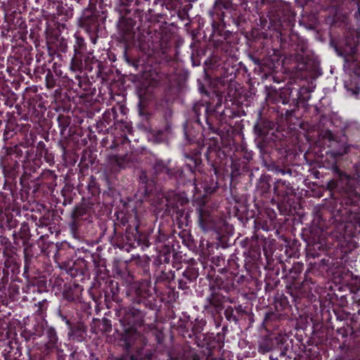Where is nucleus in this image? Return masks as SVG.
<instances>
[{
	"label": "nucleus",
	"instance_id": "f257e3e1",
	"mask_svg": "<svg viewBox=\"0 0 360 360\" xmlns=\"http://www.w3.org/2000/svg\"><path fill=\"white\" fill-rule=\"evenodd\" d=\"M333 179L327 183L332 200L323 207L313 219V225L302 229L301 236L307 248L320 249L323 232L340 236H349L347 229L359 213L360 205V161L355 162L350 173L338 166L333 167Z\"/></svg>",
	"mask_w": 360,
	"mask_h": 360
},
{
	"label": "nucleus",
	"instance_id": "f03ea898",
	"mask_svg": "<svg viewBox=\"0 0 360 360\" xmlns=\"http://www.w3.org/2000/svg\"><path fill=\"white\" fill-rule=\"evenodd\" d=\"M127 295L134 304H138L139 308L134 306L120 307L116 310L119 318L120 327L116 331L120 336L127 354H123L120 360H152L153 354L148 350L139 349L134 354H130L133 350L134 342L141 339V332L139 329L143 325V318L146 312L144 309L155 310L156 300L151 292L150 286L147 281L132 283L128 289Z\"/></svg>",
	"mask_w": 360,
	"mask_h": 360
},
{
	"label": "nucleus",
	"instance_id": "7ed1b4c3",
	"mask_svg": "<svg viewBox=\"0 0 360 360\" xmlns=\"http://www.w3.org/2000/svg\"><path fill=\"white\" fill-rule=\"evenodd\" d=\"M193 122H187L184 127V135L189 147L185 149L184 156L185 167L191 174L195 170L200 171L202 164V152L211 143V138L221 140L222 131L219 128V122L215 119L216 109H211L203 102L193 105Z\"/></svg>",
	"mask_w": 360,
	"mask_h": 360
},
{
	"label": "nucleus",
	"instance_id": "20e7f679",
	"mask_svg": "<svg viewBox=\"0 0 360 360\" xmlns=\"http://www.w3.org/2000/svg\"><path fill=\"white\" fill-rule=\"evenodd\" d=\"M269 18L271 25L279 32L280 47L285 58L306 65L308 63L307 42L292 32L295 15L290 4L281 0L276 1L271 7Z\"/></svg>",
	"mask_w": 360,
	"mask_h": 360
},
{
	"label": "nucleus",
	"instance_id": "39448f33",
	"mask_svg": "<svg viewBox=\"0 0 360 360\" xmlns=\"http://www.w3.org/2000/svg\"><path fill=\"white\" fill-rule=\"evenodd\" d=\"M41 159L39 156H35L33 148H29L23 143L7 148L6 154L2 162L3 172L5 177L4 188L9 190L13 198H14L15 188L17 184V177L20 173L22 167L25 172L19 180L22 186L21 200L25 201L23 192L27 195L28 191L30 189L29 182L31 177L30 173H34L37 169H39Z\"/></svg>",
	"mask_w": 360,
	"mask_h": 360
},
{
	"label": "nucleus",
	"instance_id": "423d86ee",
	"mask_svg": "<svg viewBox=\"0 0 360 360\" xmlns=\"http://www.w3.org/2000/svg\"><path fill=\"white\" fill-rule=\"evenodd\" d=\"M210 139L211 143L205 156L215 175L228 172L229 168L233 176H239L250 171V162L253 158L252 151L243 146H238L233 142L220 146L217 137Z\"/></svg>",
	"mask_w": 360,
	"mask_h": 360
},
{
	"label": "nucleus",
	"instance_id": "0eeeda50",
	"mask_svg": "<svg viewBox=\"0 0 360 360\" xmlns=\"http://www.w3.org/2000/svg\"><path fill=\"white\" fill-rule=\"evenodd\" d=\"M266 238H259L255 234L251 238H245L240 241L241 246L245 248L243 255H231L226 266L222 268L223 271H227L233 276L238 285L244 284L250 278L257 276L261 259L262 247L266 255Z\"/></svg>",
	"mask_w": 360,
	"mask_h": 360
},
{
	"label": "nucleus",
	"instance_id": "6e6552de",
	"mask_svg": "<svg viewBox=\"0 0 360 360\" xmlns=\"http://www.w3.org/2000/svg\"><path fill=\"white\" fill-rule=\"evenodd\" d=\"M245 1L233 4L231 0H215L214 10L210 12L213 38L217 37L226 39L224 28L234 25L239 28L245 22V10L243 5Z\"/></svg>",
	"mask_w": 360,
	"mask_h": 360
},
{
	"label": "nucleus",
	"instance_id": "1a4fd4ad",
	"mask_svg": "<svg viewBox=\"0 0 360 360\" xmlns=\"http://www.w3.org/2000/svg\"><path fill=\"white\" fill-rule=\"evenodd\" d=\"M150 0H117L115 10L120 15L119 29L125 40L134 38L142 13Z\"/></svg>",
	"mask_w": 360,
	"mask_h": 360
},
{
	"label": "nucleus",
	"instance_id": "9d476101",
	"mask_svg": "<svg viewBox=\"0 0 360 360\" xmlns=\"http://www.w3.org/2000/svg\"><path fill=\"white\" fill-rule=\"evenodd\" d=\"M155 177L149 179L144 172L139 176V185L136 193L140 200H146L155 190V180H174L177 184H184V170L181 169H171L162 160H157L153 167Z\"/></svg>",
	"mask_w": 360,
	"mask_h": 360
},
{
	"label": "nucleus",
	"instance_id": "9b49d317",
	"mask_svg": "<svg viewBox=\"0 0 360 360\" xmlns=\"http://www.w3.org/2000/svg\"><path fill=\"white\" fill-rule=\"evenodd\" d=\"M73 56L71 58L70 68L73 72H82L83 70L88 72H93L97 77H103V64L94 56L93 51H89L84 38L79 32L74 34Z\"/></svg>",
	"mask_w": 360,
	"mask_h": 360
},
{
	"label": "nucleus",
	"instance_id": "f8f14e48",
	"mask_svg": "<svg viewBox=\"0 0 360 360\" xmlns=\"http://www.w3.org/2000/svg\"><path fill=\"white\" fill-rule=\"evenodd\" d=\"M316 266L315 263L311 269H307L303 279L301 275L290 269L288 275L289 285H287L286 293L290 295L292 302L295 304L297 309L306 307L311 303L314 295L309 290V285L314 284V281L309 276V274L313 272Z\"/></svg>",
	"mask_w": 360,
	"mask_h": 360
},
{
	"label": "nucleus",
	"instance_id": "ddd939ff",
	"mask_svg": "<svg viewBox=\"0 0 360 360\" xmlns=\"http://www.w3.org/2000/svg\"><path fill=\"white\" fill-rule=\"evenodd\" d=\"M231 46L227 41H222L220 48H217L212 59L207 58L204 64L209 68H217L222 83L231 82L236 77L238 68L235 63Z\"/></svg>",
	"mask_w": 360,
	"mask_h": 360
},
{
	"label": "nucleus",
	"instance_id": "4468645a",
	"mask_svg": "<svg viewBox=\"0 0 360 360\" xmlns=\"http://www.w3.org/2000/svg\"><path fill=\"white\" fill-rule=\"evenodd\" d=\"M89 1V6L83 11L82 15L78 19V25L89 34L91 43L95 44L99 32L104 27L107 11L103 9L101 2L97 7L94 4L96 0Z\"/></svg>",
	"mask_w": 360,
	"mask_h": 360
},
{
	"label": "nucleus",
	"instance_id": "2eb2a0df",
	"mask_svg": "<svg viewBox=\"0 0 360 360\" xmlns=\"http://www.w3.org/2000/svg\"><path fill=\"white\" fill-rule=\"evenodd\" d=\"M132 224H129L125 228L124 233L121 231L115 235V240L117 246L122 250L129 252L131 249L136 248L141 245L142 248H148L150 245L148 240L145 237L139 234L138 222L132 220Z\"/></svg>",
	"mask_w": 360,
	"mask_h": 360
},
{
	"label": "nucleus",
	"instance_id": "dca6fc26",
	"mask_svg": "<svg viewBox=\"0 0 360 360\" xmlns=\"http://www.w3.org/2000/svg\"><path fill=\"white\" fill-rule=\"evenodd\" d=\"M4 266H0V286L5 287L10 281L22 282L18 277L20 271V259L13 250L4 251Z\"/></svg>",
	"mask_w": 360,
	"mask_h": 360
},
{
	"label": "nucleus",
	"instance_id": "f3484780",
	"mask_svg": "<svg viewBox=\"0 0 360 360\" xmlns=\"http://www.w3.org/2000/svg\"><path fill=\"white\" fill-rule=\"evenodd\" d=\"M215 269L213 266H210L209 269L204 266V273L206 274L207 278L210 281L209 289L214 290H219L229 294L230 292L234 290L237 287L236 280L233 276L226 271H223L222 268L218 269L217 276L215 275Z\"/></svg>",
	"mask_w": 360,
	"mask_h": 360
},
{
	"label": "nucleus",
	"instance_id": "a211bd4d",
	"mask_svg": "<svg viewBox=\"0 0 360 360\" xmlns=\"http://www.w3.org/2000/svg\"><path fill=\"white\" fill-rule=\"evenodd\" d=\"M168 360H224L222 358L209 357L203 351L191 347L188 343L175 346L167 352Z\"/></svg>",
	"mask_w": 360,
	"mask_h": 360
},
{
	"label": "nucleus",
	"instance_id": "6ab92c4d",
	"mask_svg": "<svg viewBox=\"0 0 360 360\" xmlns=\"http://www.w3.org/2000/svg\"><path fill=\"white\" fill-rule=\"evenodd\" d=\"M207 323L205 319L196 318L194 321H181L179 325V331L185 339H190L194 344L201 342V339L207 333H203L204 328Z\"/></svg>",
	"mask_w": 360,
	"mask_h": 360
},
{
	"label": "nucleus",
	"instance_id": "aec40b11",
	"mask_svg": "<svg viewBox=\"0 0 360 360\" xmlns=\"http://www.w3.org/2000/svg\"><path fill=\"white\" fill-rule=\"evenodd\" d=\"M274 124L272 122L260 119L254 126V131L257 136V146L259 148L260 153H267V148L272 147L274 140L272 136L274 133L269 135V132L273 129Z\"/></svg>",
	"mask_w": 360,
	"mask_h": 360
},
{
	"label": "nucleus",
	"instance_id": "412c9836",
	"mask_svg": "<svg viewBox=\"0 0 360 360\" xmlns=\"http://www.w3.org/2000/svg\"><path fill=\"white\" fill-rule=\"evenodd\" d=\"M324 137L329 141L334 142V145L332 146L328 153L330 157L335 160L342 158L346 154L352 153L353 150L360 151L359 146L349 143L345 135H343L338 140L335 135L330 130H327L325 132Z\"/></svg>",
	"mask_w": 360,
	"mask_h": 360
},
{
	"label": "nucleus",
	"instance_id": "4be33fe9",
	"mask_svg": "<svg viewBox=\"0 0 360 360\" xmlns=\"http://www.w3.org/2000/svg\"><path fill=\"white\" fill-rule=\"evenodd\" d=\"M288 315L284 313L268 311L264 316L262 325L264 329L270 334L284 335L285 337V323Z\"/></svg>",
	"mask_w": 360,
	"mask_h": 360
},
{
	"label": "nucleus",
	"instance_id": "5701e85b",
	"mask_svg": "<svg viewBox=\"0 0 360 360\" xmlns=\"http://www.w3.org/2000/svg\"><path fill=\"white\" fill-rule=\"evenodd\" d=\"M120 290L117 281L108 279L105 282L103 287L99 290L98 295H96L95 292L93 293V299L96 302L101 303L103 298L106 307L110 308V304L112 301L116 303L122 301Z\"/></svg>",
	"mask_w": 360,
	"mask_h": 360
},
{
	"label": "nucleus",
	"instance_id": "b1692460",
	"mask_svg": "<svg viewBox=\"0 0 360 360\" xmlns=\"http://www.w3.org/2000/svg\"><path fill=\"white\" fill-rule=\"evenodd\" d=\"M75 80L69 82V86L84 101L91 102L96 93V89L88 77L75 75Z\"/></svg>",
	"mask_w": 360,
	"mask_h": 360
},
{
	"label": "nucleus",
	"instance_id": "393cba45",
	"mask_svg": "<svg viewBox=\"0 0 360 360\" xmlns=\"http://www.w3.org/2000/svg\"><path fill=\"white\" fill-rule=\"evenodd\" d=\"M222 100V96L217 94L215 98H212V101L204 103L210 108L217 110V112H215V119L219 122V129L221 123L224 122L231 126V124L229 122L231 120L240 117V112L237 108H225L222 111H220L219 108L221 107Z\"/></svg>",
	"mask_w": 360,
	"mask_h": 360
},
{
	"label": "nucleus",
	"instance_id": "a878e982",
	"mask_svg": "<svg viewBox=\"0 0 360 360\" xmlns=\"http://www.w3.org/2000/svg\"><path fill=\"white\" fill-rule=\"evenodd\" d=\"M94 205L89 204L86 200V202H83L75 207L71 214L70 227L72 231H77L82 221L91 222L92 221Z\"/></svg>",
	"mask_w": 360,
	"mask_h": 360
},
{
	"label": "nucleus",
	"instance_id": "bb28decb",
	"mask_svg": "<svg viewBox=\"0 0 360 360\" xmlns=\"http://www.w3.org/2000/svg\"><path fill=\"white\" fill-rule=\"evenodd\" d=\"M210 294L205 300L204 309L207 312L220 313L227 302H233L231 298L219 290L210 289Z\"/></svg>",
	"mask_w": 360,
	"mask_h": 360
},
{
	"label": "nucleus",
	"instance_id": "cd10ccee",
	"mask_svg": "<svg viewBox=\"0 0 360 360\" xmlns=\"http://www.w3.org/2000/svg\"><path fill=\"white\" fill-rule=\"evenodd\" d=\"M225 334L217 333L206 334L196 345L199 347H205L207 349V356L213 357L215 351H220L224 346Z\"/></svg>",
	"mask_w": 360,
	"mask_h": 360
},
{
	"label": "nucleus",
	"instance_id": "c85d7f7f",
	"mask_svg": "<svg viewBox=\"0 0 360 360\" xmlns=\"http://www.w3.org/2000/svg\"><path fill=\"white\" fill-rule=\"evenodd\" d=\"M285 342V337L284 335L269 333L262 338L258 342V352L260 354H264L277 349L281 351L285 347L284 343Z\"/></svg>",
	"mask_w": 360,
	"mask_h": 360
},
{
	"label": "nucleus",
	"instance_id": "c756f323",
	"mask_svg": "<svg viewBox=\"0 0 360 360\" xmlns=\"http://www.w3.org/2000/svg\"><path fill=\"white\" fill-rule=\"evenodd\" d=\"M26 284L22 288V291L25 294L31 292H44L49 291V285L46 278L44 276L37 277L31 275L25 278Z\"/></svg>",
	"mask_w": 360,
	"mask_h": 360
},
{
	"label": "nucleus",
	"instance_id": "7c9ffc66",
	"mask_svg": "<svg viewBox=\"0 0 360 360\" xmlns=\"http://www.w3.org/2000/svg\"><path fill=\"white\" fill-rule=\"evenodd\" d=\"M83 290V287L78 283H66L64 284L62 291L63 298L70 304L81 303Z\"/></svg>",
	"mask_w": 360,
	"mask_h": 360
},
{
	"label": "nucleus",
	"instance_id": "2f4dec72",
	"mask_svg": "<svg viewBox=\"0 0 360 360\" xmlns=\"http://www.w3.org/2000/svg\"><path fill=\"white\" fill-rule=\"evenodd\" d=\"M68 338L74 342H82L87 336V326L82 322L77 321L68 326Z\"/></svg>",
	"mask_w": 360,
	"mask_h": 360
},
{
	"label": "nucleus",
	"instance_id": "473e14b6",
	"mask_svg": "<svg viewBox=\"0 0 360 360\" xmlns=\"http://www.w3.org/2000/svg\"><path fill=\"white\" fill-rule=\"evenodd\" d=\"M224 314L227 321L237 325L239 321L248 314V310L247 307L242 304L229 305L225 308Z\"/></svg>",
	"mask_w": 360,
	"mask_h": 360
},
{
	"label": "nucleus",
	"instance_id": "72a5a7b5",
	"mask_svg": "<svg viewBox=\"0 0 360 360\" xmlns=\"http://www.w3.org/2000/svg\"><path fill=\"white\" fill-rule=\"evenodd\" d=\"M199 276L198 267H186L181 273V277L178 279L179 288L186 290L189 284L195 282Z\"/></svg>",
	"mask_w": 360,
	"mask_h": 360
},
{
	"label": "nucleus",
	"instance_id": "f704fd0d",
	"mask_svg": "<svg viewBox=\"0 0 360 360\" xmlns=\"http://www.w3.org/2000/svg\"><path fill=\"white\" fill-rule=\"evenodd\" d=\"M48 49L50 55H55L58 53L60 55V53H66L68 51V40L60 36L56 35L53 38L50 39L48 41Z\"/></svg>",
	"mask_w": 360,
	"mask_h": 360
},
{
	"label": "nucleus",
	"instance_id": "c9c22d12",
	"mask_svg": "<svg viewBox=\"0 0 360 360\" xmlns=\"http://www.w3.org/2000/svg\"><path fill=\"white\" fill-rule=\"evenodd\" d=\"M44 335L47 341L44 345L43 352L46 355H49L53 353L55 349H57L58 338L56 330L53 327L47 326L45 329Z\"/></svg>",
	"mask_w": 360,
	"mask_h": 360
},
{
	"label": "nucleus",
	"instance_id": "e433bc0d",
	"mask_svg": "<svg viewBox=\"0 0 360 360\" xmlns=\"http://www.w3.org/2000/svg\"><path fill=\"white\" fill-rule=\"evenodd\" d=\"M198 225L204 231L214 229V222L210 212L204 208L199 207L197 210Z\"/></svg>",
	"mask_w": 360,
	"mask_h": 360
},
{
	"label": "nucleus",
	"instance_id": "4c0bfd02",
	"mask_svg": "<svg viewBox=\"0 0 360 360\" xmlns=\"http://www.w3.org/2000/svg\"><path fill=\"white\" fill-rule=\"evenodd\" d=\"M33 245H26L24 248V268L22 276L27 278L30 276V271L34 269V262L37 257L33 254Z\"/></svg>",
	"mask_w": 360,
	"mask_h": 360
},
{
	"label": "nucleus",
	"instance_id": "58836bf2",
	"mask_svg": "<svg viewBox=\"0 0 360 360\" xmlns=\"http://www.w3.org/2000/svg\"><path fill=\"white\" fill-rule=\"evenodd\" d=\"M170 129L171 127L169 123L167 120H165L162 127L155 128L150 127L149 133L155 142L161 143L166 139Z\"/></svg>",
	"mask_w": 360,
	"mask_h": 360
},
{
	"label": "nucleus",
	"instance_id": "ea45409f",
	"mask_svg": "<svg viewBox=\"0 0 360 360\" xmlns=\"http://www.w3.org/2000/svg\"><path fill=\"white\" fill-rule=\"evenodd\" d=\"M88 196L87 201L91 205H96L99 202V195L101 193L98 184L94 177L91 176L87 186Z\"/></svg>",
	"mask_w": 360,
	"mask_h": 360
},
{
	"label": "nucleus",
	"instance_id": "a19ab883",
	"mask_svg": "<svg viewBox=\"0 0 360 360\" xmlns=\"http://www.w3.org/2000/svg\"><path fill=\"white\" fill-rule=\"evenodd\" d=\"M274 193L278 197L285 198L292 192L291 184L285 179H278L274 183Z\"/></svg>",
	"mask_w": 360,
	"mask_h": 360
},
{
	"label": "nucleus",
	"instance_id": "79ce46f5",
	"mask_svg": "<svg viewBox=\"0 0 360 360\" xmlns=\"http://www.w3.org/2000/svg\"><path fill=\"white\" fill-rule=\"evenodd\" d=\"M56 315L62 321L65 322L67 327L72 323L71 320L74 317V312L70 304L61 303L56 310Z\"/></svg>",
	"mask_w": 360,
	"mask_h": 360
},
{
	"label": "nucleus",
	"instance_id": "37998d69",
	"mask_svg": "<svg viewBox=\"0 0 360 360\" xmlns=\"http://www.w3.org/2000/svg\"><path fill=\"white\" fill-rule=\"evenodd\" d=\"M117 219L116 222H115V227H114V234L117 235L118 232L120 231V229L123 227H127L129 224H132L133 222H131L132 220H136V216L128 214L124 212H119L117 214Z\"/></svg>",
	"mask_w": 360,
	"mask_h": 360
},
{
	"label": "nucleus",
	"instance_id": "c03bdc74",
	"mask_svg": "<svg viewBox=\"0 0 360 360\" xmlns=\"http://www.w3.org/2000/svg\"><path fill=\"white\" fill-rule=\"evenodd\" d=\"M13 238L14 243L16 245H18V239H21L22 245L25 247L26 245H30L28 244L29 240L30 238V231L28 223L26 221H23L21 224L20 229L19 232L13 231Z\"/></svg>",
	"mask_w": 360,
	"mask_h": 360
},
{
	"label": "nucleus",
	"instance_id": "a18cd8bd",
	"mask_svg": "<svg viewBox=\"0 0 360 360\" xmlns=\"http://www.w3.org/2000/svg\"><path fill=\"white\" fill-rule=\"evenodd\" d=\"M27 131L26 127H22L18 124L15 120H9L5 127L4 138L6 140L11 139L15 134L22 131Z\"/></svg>",
	"mask_w": 360,
	"mask_h": 360
},
{
	"label": "nucleus",
	"instance_id": "49530a36",
	"mask_svg": "<svg viewBox=\"0 0 360 360\" xmlns=\"http://www.w3.org/2000/svg\"><path fill=\"white\" fill-rule=\"evenodd\" d=\"M272 179L269 174H262L258 179L256 185L257 191L262 195H266L271 192V181Z\"/></svg>",
	"mask_w": 360,
	"mask_h": 360
},
{
	"label": "nucleus",
	"instance_id": "de8ad7c7",
	"mask_svg": "<svg viewBox=\"0 0 360 360\" xmlns=\"http://www.w3.org/2000/svg\"><path fill=\"white\" fill-rule=\"evenodd\" d=\"M82 262L85 269L94 266L97 268L100 266L101 258L98 253H92L90 251H85Z\"/></svg>",
	"mask_w": 360,
	"mask_h": 360
},
{
	"label": "nucleus",
	"instance_id": "09e8293b",
	"mask_svg": "<svg viewBox=\"0 0 360 360\" xmlns=\"http://www.w3.org/2000/svg\"><path fill=\"white\" fill-rule=\"evenodd\" d=\"M292 93L289 96V104L295 108L299 106V99H300V94L307 93V87H300L299 85H294L291 84Z\"/></svg>",
	"mask_w": 360,
	"mask_h": 360
},
{
	"label": "nucleus",
	"instance_id": "8fccbe9b",
	"mask_svg": "<svg viewBox=\"0 0 360 360\" xmlns=\"http://www.w3.org/2000/svg\"><path fill=\"white\" fill-rule=\"evenodd\" d=\"M1 226L11 230L18 226V221L13 217L12 213L6 207L5 212L1 215Z\"/></svg>",
	"mask_w": 360,
	"mask_h": 360
},
{
	"label": "nucleus",
	"instance_id": "3c124183",
	"mask_svg": "<svg viewBox=\"0 0 360 360\" xmlns=\"http://www.w3.org/2000/svg\"><path fill=\"white\" fill-rule=\"evenodd\" d=\"M50 222L49 219L40 218L39 221L36 223L38 226L37 234L41 236L39 239L44 240L45 237H49V234H52L51 227L49 226Z\"/></svg>",
	"mask_w": 360,
	"mask_h": 360
},
{
	"label": "nucleus",
	"instance_id": "603ef678",
	"mask_svg": "<svg viewBox=\"0 0 360 360\" xmlns=\"http://www.w3.org/2000/svg\"><path fill=\"white\" fill-rule=\"evenodd\" d=\"M53 68L54 69L53 71L48 69L45 76L46 86L49 89L56 86L58 77L62 75V71L56 69V63L53 64Z\"/></svg>",
	"mask_w": 360,
	"mask_h": 360
},
{
	"label": "nucleus",
	"instance_id": "864d4df0",
	"mask_svg": "<svg viewBox=\"0 0 360 360\" xmlns=\"http://www.w3.org/2000/svg\"><path fill=\"white\" fill-rule=\"evenodd\" d=\"M70 121L71 119L68 115H59L57 117V122L60 129V134L63 137L70 136V130L68 131V128L70 126Z\"/></svg>",
	"mask_w": 360,
	"mask_h": 360
},
{
	"label": "nucleus",
	"instance_id": "5fc2aeb1",
	"mask_svg": "<svg viewBox=\"0 0 360 360\" xmlns=\"http://www.w3.org/2000/svg\"><path fill=\"white\" fill-rule=\"evenodd\" d=\"M274 307L276 311L281 312L290 307L288 297L282 293L275 297Z\"/></svg>",
	"mask_w": 360,
	"mask_h": 360
},
{
	"label": "nucleus",
	"instance_id": "6e6d98bb",
	"mask_svg": "<svg viewBox=\"0 0 360 360\" xmlns=\"http://www.w3.org/2000/svg\"><path fill=\"white\" fill-rule=\"evenodd\" d=\"M206 51L202 48H198L193 51L191 60L193 67H198L201 64V59L205 56Z\"/></svg>",
	"mask_w": 360,
	"mask_h": 360
},
{
	"label": "nucleus",
	"instance_id": "4d7b16f0",
	"mask_svg": "<svg viewBox=\"0 0 360 360\" xmlns=\"http://www.w3.org/2000/svg\"><path fill=\"white\" fill-rule=\"evenodd\" d=\"M57 176L54 172L50 169L44 170L37 178L41 184H52L56 180Z\"/></svg>",
	"mask_w": 360,
	"mask_h": 360
},
{
	"label": "nucleus",
	"instance_id": "13d9d810",
	"mask_svg": "<svg viewBox=\"0 0 360 360\" xmlns=\"http://www.w3.org/2000/svg\"><path fill=\"white\" fill-rule=\"evenodd\" d=\"M160 274L158 276V280L160 281L170 282L175 278V272L172 269L167 270L166 266H160Z\"/></svg>",
	"mask_w": 360,
	"mask_h": 360
},
{
	"label": "nucleus",
	"instance_id": "bf43d9fd",
	"mask_svg": "<svg viewBox=\"0 0 360 360\" xmlns=\"http://www.w3.org/2000/svg\"><path fill=\"white\" fill-rule=\"evenodd\" d=\"M111 161L116 164L120 168H125L130 165L129 157L127 154L124 155H115L112 156Z\"/></svg>",
	"mask_w": 360,
	"mask_h": 360
},
{
	"label": "nucleus",
	"instance_id": "052dcab7",
	"mask_svg": "<svg viewBox=\"0 0 360 360\" xmlns=\"http://www.w3.org/2000/svg\"><path fill=\"white\" fill-rule=\"evenodd\" d=\"M174 239L171 238L167 239V243L160 247L158 255H171L174 252Z\"/></svg>",
	"mask_w": 360,
	"mask_h": 360
},
{
	"label": "nucleus",
	"instance_id": "680f3d73",
	"mask_svg": "<svg viewBox=\"0 0 360 360\" xmlns=\"http://www.w3.org/2000/svg\"><path fill=\"white\" fill-rule=\"evenodd\" d=\"M291 93V84H288L283 88L280 89L278 101L284 105L289 104V96Z\"/></svg>",
	"mask_w": 360,
	"mask_h": 360
},
{
	"label": "nucleus",
	"instance_id": "e2e57ef3",
	"mask_svg": "<svg viewBox=\"0 0 360 360\" xmlns=\"http://www.w3.org/2000/svg\"><path fill=\"white\" fill-rule=\"evenodd\" d=\"M116 117L117 112L114 108H112L111 110H105L102 115L101 120L110 127L115 123L114 120Z\"/></svg>",
	"mask_w": 360,
	"mask_h": 360
},
{
	"label": "nucleus",
	"instance_id": "0e129e2a",
	"mask_svg": "<svg viewBox=\"0 0 360 360\" xmlns=\"http://www.w3.org/2000/svg\"><path fill=\"white\" fill-rule=\"evenodd\" d=\"M351 329L354 334L360 336V310L352 315L351 319Z\"/></svg>",
	"mask_w": 360,
	"mask_h": 360
},
{
	"label": "nucleus",
	"instance_id": "69168bd1",
	"mask_svg": "<svg viewBox=\"0 0 360 360\" xmlns=\"http://www.w3.org/2000/svg\"><path fill=\"white\" fill-rule=\"evenodd\" d=\"M267 219L264 220V224L262 226L263 230L268 231L271 226L276 224V214L273 210L267 211Z\"/></svg>",
	"mask_w": 360,
	"mask_h": 360
},
{
	"label": "nucleus",
	"instance_id": "338daca9",
	"mask_svg": "<svg viewBox=\"0 0 360 360\" xmlns=\"http://www.w3.org/2000/svg\"><path fill=\"white\" fill-rule=\"evenodd\" d=\"M296 354L288 347L285 346L280 352V360H296Z\"/></svg>",
	"mask_w": 360,
	"mask_h": 360
},
{
	"label": "nucleus",
	"instance_id": "774afa93",
	"mask_svg": "<svg viewBox=\"0 0 360 360\" xmlns=\"http://www.w3.org/2000/svg\"><path fill=\"white\" fill-rule=\"evenodd\" d=\"M67 273L72 277H77L78 276H84V269L78 267V264L74 262L73 265L67 269Z\"/></svg>",
	"mask_w": 360,
	"mask_h": 360
}]
</instances>
